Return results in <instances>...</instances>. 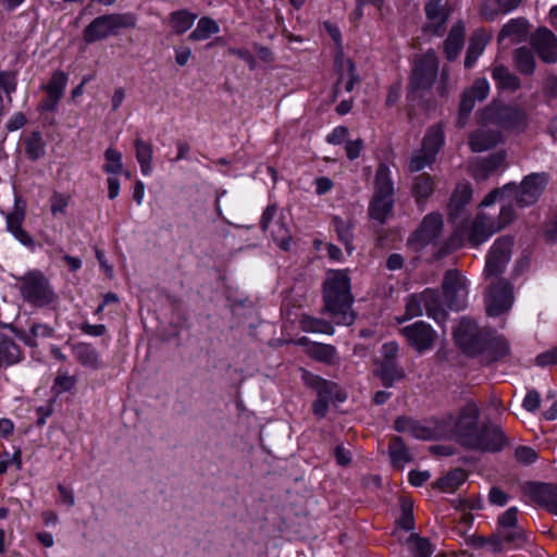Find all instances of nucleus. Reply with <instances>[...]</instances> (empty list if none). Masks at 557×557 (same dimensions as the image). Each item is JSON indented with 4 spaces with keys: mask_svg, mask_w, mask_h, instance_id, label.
Masks as SVG:
<instances>
[{
    "mask_svg": "<svg viewBox=\"0 0 557 557\" xmlns=\"http://www.w3.org/2000/svg\"><path fill=\"white\" fill-rule=\"evenodd\" d=\"M458 347L468 356L481 357L493 362L509 355L508 342L495 331L479 327L471 319L463 318L454 332Z\"/></svg>",
    "mask_w": 557,
    "mask_h": 557,
    "instance_id": "nucleus-1",
    "label": "nucleus"
},
{
    "mask_svg": "<svg viewBox=\"0 0 557 557\" xmlns=\"http://www.w3.org/2000/svg\"><path fill=\"white\" fill-rule=\"evenodd\" d=\"M480 409L475 403H467L455 422V433L460 444L478 450L498 451L506 444V436L497 426L479 428Z\"/></svg>",
    "mask_w": 557,
    "mask_h": 557,
    "instance_id": "nucleus-2",
    "label": "nucleus"
},
{
    "mask_svg": "<svg viewBox=\"0 0 557 557\" xmlns=\"http://www.w3.org/2000/svg\"><path fill=\"white\" fill-rule=\"evenodd\" d=\"M15 287L23 299L36 307H45L57 301L49 278L40 270H30L21 276H14Z\"/></svg>",
    "mask_w": 557,
    "mask_h": 557,
    "instance_id": "nucleus-3",
    "label": "nucleus"
},
{
    "mask_svg": "<svg viewBox=\"0 0 557 557\" xmlns=\"http://www.w3.org/2000/svg\"><path fill=\"white\" fill-rule=\"evenodd\" d=\"M325 308L329 313H346L352 305L350 278L346 270L329 271L323 287Z\"/></svg>",
    "mask_w": 557,
    "mask_h": 557,
    "instance_id": "nucleus-4",
    "label": "nucleus"
},
{
    "mask_svg": "<svg viewBox=\"0 0 557 557\" xmlns=\"http://www.w3.org/2000/svg\"><path fill=\"white\" fill-rule=\"evenodd\" d=\"M394 185L389 169L381 164L375 174L374 196L370 203L372 219L383 223L391 214L394 206Z\"/></svg>",
    "mask_w": 557,
    "mask_h": 557,
    "instance_id": "nucleus-5",
    "label": "nucleus"
},
{
    "mask_svg": "<svg viewBox=\"0 0 557 557\" xmlns=\"http://www.w3.org/2000/svg\"><path fill=\"white\" fill-rule=\"evenodd\" d=\"M549 182V175L545 172L527 175L520 185L507 184L503 187V194H510V197L520 207H528L535 203L543 194Z\"/></svg>",
    "mask_w": 557,
    "mask_h": 557,
    "instance_id": "nucleus-6",
    "label": "nucleus"
},
{
    "mask_svg": "<svg viewBox=\"0 0 557 557\" xmlns=\"http://www.w3.org/2000/svg\"><path fill=\"white\" fill-rule=\"evenodd\" d=\"M445 144L442 125L436 124L428 128L423 136L421 148L416 150L409 160V171L419 172L431 165Z\"/></svg>",
    "mask_w": 557,
    "mask_h": 557,
    "instance_id": "nucleus-7",
    "label": "nucleus"
},
{
    "mask_svg": "<svg viewBox=\"0 0 557 557\" xmlns=\"http://www.w3.org/2000/svg\"><path fill=\"white\" fill-rule=\"evenodd\" d=\"M260 228L269 233L275 245L284 251L290 250L293 236L283 212L275 205H269L260 219Z\"/></svg>",
    "mask_w": 557,
    "mask_h": 557,
    "instance_id": "nucleus-8",
    "label": "nucleus"
},
{
    "mask_svg": "<svg viewBox=\"0 0 557 557\" xmlns=\"http://www.w3.org/2000/svg\"><path fill=\"white\" fill-rule=\"evenodd\" d=\"M444 309L462 311L468 304V281L456 270L445 273L443 283Z\"/></svg>",
    "mask_w": 557,
    "mask_h": 557,
    "instance_id": "nucleus-9",
    "label": "nucleus"
},
{
    "mask_svg": "<svg viewBox=\"0 0 557 557\" xmlns=\"http://www.w3.org/2000/svg\"><path fill=\"white\" fill-rule=\"evenodd\" d=\"M437 71L438 60L435 52L428 51L417 59L410 77V91L416 92L430 89L437 77Z\"/></svg>",
    "mask_w": 557,
    "mask_h": 557,
    "instance_id": "nucleus-10",
    "label": "nucleus"
},
{
    "mask_svg": "<svg viewBox=\"0 0 557 557\" xmlns=\"http://www.w3.org/2000/svg\"><path fill=\"white\" fill-rule=\"evenodd\" d=\"M512 246L513 239L509 236L499 237L494 242L486 257V276H498L505 270L511 257Z\"/></svg>",
    "mask_w": 557,
    "mask_h": 557,
    "instance_id": "nucleus-11",
    "label": "nucleus"
},
{
    "mask_svg": "<svg viewBox=\"0 0 557 557\" xmlns=\"http://www.w3.org/2000/svg\"><path fill=\"white\" fill-rule=\"evenodd\" d=\"M483 120L496 124L506 129L523 131L528 125V115L519 107H504L494 113V110L486 109L483 112Z\"/></svg>",
    "mask_w": 557,
    "mask_h": 557,
    "instance_id": "nucleus-12",
    "label": "nucleus"
},
{
    "mask_svg": "<svg viewBox=\"0 0 557 557\" xmlns=\"http://www.w3.org/2000/svg\"><path fill=\"white\" fill-rule=\"evenodd\" d=\"M513 304L512 286L506 281L494 284L487 296V313H504Z\"/></svg>",
    "mask_w": 557,
    "mask_h": 557,
    "instance_id": "nucleus-13",
    "label": "nucleus"
},
{
    "mask_svg": "<svg viewBox=\"0 0 557 557\" xmlns=\"http://www.w3.org/2000/svg\"><path fill=\"white\" fill-rule=\"evenodd\" d=\"M442 309L436 290L426 288L422 293L413 294L408 298L406 313H438Z\"/></svg>",
    "mask_w": 557,
    "mask_h": 557,
    "instance_id": "nucleus-14",
    "label": "nucleus"
},
{
    "mask_svg": "<svg viewBox=\"0 0 557 557\" xmlns=\"http://www.w3.org/2000/svg\"><path fill=\"white\" fill-rule=\"evenodd\" d=\"M401 333L419 352L430 349L434 342L432 327L422 321L405 326Z\"/></svg>",
    "mask_w": 557,
    "mask_h": 557,
    "instance_id": "nucleus-15",
    "label": "nucleus"
},
{
    "mask_svg": "<svg viewBox=\"0 0 557 557\" xmlns=\"http://www.w3.org/2000/svg\"><path fill=\"white\" fill-rule=\"evenodd\" d=\"M496 232L497 227L494 226V219L484 213H479L470 222L466 234L469 243L476 247L486 242Z\"/></svg>",
    "mask_w": 557,
    "mask_h": 557,
    "instance_id": "nucleus-16",
    "label": "nucleus"
},
{
    "mask_svg": "<svg viewBox=\"0 0 557 557\" xmlns=\"http://www.w3.org/2000/svg\"><path fill=\"white\" fill-rule=\"evenodd\" d=\"M532 45L546 63L557 62V37L547 28H540L532 37Z\"/></svg>",
    "mask_w": 557,
    "mask_h": 557,
    "instance_id": "nucleus-17",
    "label": "nucleus"
},
{
    "mask_svg": "<svg viewBox=\"0 0 557 557\" xmlns=\"http://www.w3.org/2000/svg\"><path fill=\"white\" fill-rule=\"evenodd\" d=\"M443 0H429L425 4L426 29L433 35L441 36L445 30L448 20V11L443 5Z\"/></svg>",
    "mask_w": 557,
    "mask_h": 557,
    "instance_id": "nucleus-18",
    "label": "nucleus"
},
{
    "mask_svg": "<svg viewBox=\"0 0 557 557\" xmlns=\"http://www.w3.org/2000/svg\"><path fill=\"white\" fill-rule=\"evenodd\" d=\"M25 219V211L21 208H15L12 212L7 215V230L18 240L23 246L27 248H34L35 242L33 236L23 228V222Z\"/></svg>",
    "mask_w": 557,
    "mask_h": 557,
    "instance_id": "nucleus-19",
    "label": "nucleus"
},
{
    "mask_svg": "<svg viewBox=\"0 0 557 557\" xmlns=\"http://www.w3.org/2000/svg\"><path fill=\"white\" fill-rule=\"evenodd\" d=\"M308 386L315 389L318 397L330 401H344L346 395L339 389L338 385L334 382L326 381L320 376L309 374L306 376Z\"/></svg>",
    "mask_w": 557,
    "mask_h": 557,
    "instance_id": "nucleus-20",
    "label": "nucleus"
},
{
    "mask_svg": "<svg viewBox=\"0 0 557 557\" xmlns=\"http://www.w3.org/2000/svg\"><path fill=\"white\" fill-rule=\"evenodd\" d=\"M442 227V215L437 213H430L423 219L420 227L412 235L411 240L418 242L420 245H425L438 236Z\"/></svg>",
    "mask_w": 557,
    "mask_h": 557,
    "instance_id": "nucleus-21",
    "label": "nucleus"
},
{
    "mask_svg": "<svg viewBox=\"0 0 557 557\" xmlns=\"http://www.w3.org/2000/svg\"><path fill=\"white\" fill-rule=\"evenodd\" d=\"M490 92V84L486 78L476 79L472 87L466 90L460 102V116H467L473 109L475 101L484 100Z\"/></svg>",
    "mask_w": 557,
    "mask_h": 557,
    "instance_id": "nucleus-22",
    "label": "nucleus"
},
{
    "mask_svg": "<svg viewBox=\"0 0 557 557\" xmlns=\"http://www.w3.org/2000/svg\"><path fill=\"white\" fill-rule=\"evenodd\" d=\"M336 65L338 71L336 91L338 92L341 89L347 92L351 91L358 82L355 63L351 59L341 54L336 58Z\"/></svg>",
    "mask_w": 557,
    "mask_h": 557,
    "instance_id": "nucleus-23",
    "label": "nucleus"
},
{
    "mask_svg": "<svg viewBox=\"0 0 557 557\" xmlns=\"http://www.w3.org/2000/svg\"><path fill=\"white\" fill-rule=\"evenodd\" d=\"M112 22L109 14L96 17L84 30V40L91 44L113 34Z\"/></svg>",
    "mask_w": 557,
    "mask_h": 557,
    "instance_id": "nucleus-24",
    "label": "nucleus"
},
{
    "mask_svg": "<svg viewBox=\"0 0 557 557\" xmlns=\"http://www.w3.org/2000/svg\"><path fill=\"white\" fill-rule=\"evenodd\" d=\"M499 140V132L484 124L470 136L469 145L473 151L481 152L494 147Z\"/></svg>",
    "mask_w": 557,
    "mask_h": 557,
    "instance_id": "nucleus-25",
    "label": "nucleus"
},
{
    "mask_svg": "<svg viewBox=\"0 0 557 557\" xmlns=\"http://www.w3.org/2000/svg\"><path fill=\"white\" fill-rule=\"evenodd\" d=\"M527 542V535L522 528L515 527L505 529L497 532V539L492 540L491 544L493 549L498 552L503 548V545H509L512 547H521Z\"/></svg>",
    "mask_w": 557,
    "mask_h": 557,
    "instance_id": "nucleus-26",
    "label": "nucleus"
},
{
    "mask_svg": "<svg viewBox=\"0 0 557 557\" xmlns=\"http://www.w3.org/2000/svg\"><path fill=\"white\" fill-rule=\"evenodd\" d=\"M465 27L461 23L455 24L444 42V52L446 58L451 61L457 58L463 47Z\"/></svg>",
    "mask_w": 557,
    "mask_h": 557,
    "instance_id": "nucleus-27",
    "label": "nucleus"
},
{
    "mask_svg": "<svg viewBox=\"0 0 557 557\" xmlns=\"http://www.w3.org/2000/svg\"><path fill=\"white\" fill-rule=\"evenodd\" d=\"M74 358L86 368L99 369L100 358L97 349L89 344L78 343L72 348Z\"/></svg>",
    "mask_w": 557,
    "mask_h": 557,
    "instance_id": "nucleus-28",
    "label": "nucleus"
},
{
    "mask_svg": "<svg viewBox=\"0 0 557 557\" xmlns=\"http://www.w3.org/2000/svg\"><path fill=\"white\" fill-rule=\"evenodd\" d=\"M23 352L18 345L11 338L0 335V368L9 367L20 362Z\"/></svg>",
    "mask_w": 557,
    "mask_h": 557,
    "instance_id": "nucleus-29",
    "label": "nucleus"
},
{
    "mask_svg": "<svg viewBox=\"0 0 557 557\" xmlns=\"http://www.w3.org/2000/svg\"><path fill=\"white\" fill-rule=\"evenodd\" d=\"M136 160L139 163L141 174L148 176L152 173V159L153 149L152 146L137 137L134 141Z\"/></svg>",
    "mask_w": 557,
    "mask_h": 557,
    "instance_id": "nucleus-30",
    "label": "nucleus"
},
{
    "mask_svg": "<svg viewBox=\"0 0 557 557\" xmlns=\"http://www.w3.org/2000/svg\"><path fill=\"white\" fill-rule=\"evenodd\" d=\"M505 161L503 153H497L485 158L472 165L471 172L475 180H486L495 170H497Z\"/></svg>",
    "mask_w": 557,
    "mask_h": 557,
    "instance_id": "nucleus-31",
    "label": "nucleus"
},
{
    "mask_svg": "<svg viewBox=\"0 0 557 557\" xmlns=\"http://www.w3.org/2000/svg\"><path fill=\"white\" fill-rule=\"evenodd\" d=\"M490 37L483 32H476L470 39L467 50L465 66L470 69L473 66L478 58L482 54L488 42Z\"/></svg>",
    "mask_w": 557,
    "mask_h": 557,
    "instance_id": "nucleus-32",
    "label": "nucleus"
},
{
    "mask_svg": "<svg viewBox=\"0 0 557 557\" xmlns=\"http://www.w3.org/2000/svg\"><path fill=\"white\" fill-rule=\"evenodd\" d=\"M389 458L395 468L401 469L407 462L411 461V456L399 436L392 437L388 445Z\"/></svg>",
    "mask_w": 557,
    "mask_h": 557,
    "instance_id": "nucleus-33",
    "label": "nucleus"
},
{
    "mask_svg": "<svg viewBox=\"0 0 557 557\" xmlns=\"http://www.w3.org/2000/svg\"><path fill=\"white\" fill-rule=\"evenodd\" d=\"M492 77L500 89L515 91L520 88V79L503 65H495L492 69Z\"/></svg>",
    "mask_w": 557,
    "mask_h": 557,
    "instance_id": "nucleus-34",
    "label": "nucleus"
},
{
    "mask_svg": "<svg viewBox=\"0 0 557 557\" xmlns=\"http://www.w3.org/2000/svg\"><path fill=\"white\" fill-rule=\"evenodd\" d=\"M9 327L16 334L18 338H21L28 346H36L37 337H47L50 336L51 330L46 325L41 324H33L27 333L24 329L16 326L15 324H10Z\"/></svg>",
    "mask_w": 557,
    "mask_h": 557,
    "instance_id": "nucleus-35",
    "label": "nucleus"
},
{
    "mask_svg": "<svg viewBox=\"0 0 557 557\" xmlns=\"http://www.w3.org/2000/svg\"><path fill=\"white\" fill-rule=\"evenodd\" d=\"M104 163L102 165L103 172L109 176L119 175L124 172L123 156L113 147L106 149L103 153Z\"/></svg>",
    "mask_w": 557,
    "mask_h": 557,
    "instance_id": "nucleus-36",
    "label": "nucleus"
},
{
    "mask_svg": "<svg viewBox=\"0 0 557 557\" xmlns=\"http://www.w3.org/2000/svg\"><path fill=\"white\" fill-rule=\"evenodd\" d=\"M219 32V24L214 20L203 16L198 21L196 28L190 33L189 39L195 41L206 40Z\"/></svg>",
    "mask_w": 557,
    "mask_h": 557,
    "instance_id": "nucleus-37",
    "label": "nucleus"
},
{
    "mask_svg": "<svg viewBox=\"0 0 557 557\" xmlns=\"http://www.w3.org/2000/svg\"><path fill=\"white\" fill-rule=\"evenodd\" d=\"M72 201V196L62 191H53L49 198L50 212L53 218L61 219L67 215V209Z\"/></svg>",
    "mask_w": 557,
    "mask_h": 557,
    "instance_id": "nucleus-38",
    "label": "nucleus"
},
{
    "mask_svg": "<svg viewBox=\"0 0 557 557\" xmlns=\"http://www.w3.org/2000/svg\"><path fill=\"white\" fill-rule=\"evenodd\" d=\"M467 480V472L462 469H455L448 472L436 483L444 493H454Z\"/></svg>",
    "mask_w": 557,
    "mask_h": 557,
    "instance_id": "nucleus-39",
    "label": "nucleus"
},
{
    "mask_svg": "<svg viewBox=\"0 0 557 557\" xmlns=\"http://www.w3.org/2000/svg\"><path fill=\"white\" fill-rule=\"evenodd\" d=\"M333 225L337 233L338 239L346 246L349 253L352 252V223L349 220H343L339 216L333 218Z\"/></svg>",
    "mask_w": 557,
    "mask_h": 557,
    "instance_id": "nucleus-40",
    "label": "nucleus"
},
{
    "mask_svg": "<svg viewBox=\"0 0 557 557\" xmlns=\"http://www.w3.org/2000/svg\"><path fill=\"white\" fill-rule=\"evenodd\" d=\"M525 33V24L522 21L511 20L509 23L504 25L499 35L498 41L500 44L509 40V42H516Z\"/></svg>",
    "mask_w": 557,
    "mask_h": 557,
    "instance_id": "nucleus-41",
    "label": "nucleus"
},
{
    "mask_svg": "<svg viewBox=\"0 0 557 557\" xmlns=\"http://www.w3.org/2000/svg\"><path fill=\"white\" fill-rule=\"evenodd\" d=\"M25 151L29 159L38 160L46 153V145L39 132L32 133L25 139Z\"/></svg>",
    "mask_w": 557,
    "mask_h": 557,
    "instance_id": "nucleus-42",
    "label": "nucleus"
},
{
    "mask_svg": "<svg viewBox=\"0 0 557 557\" xmlns=\"http://www.w3.org/2000/svg\"><path fill=\"white\" fill-rule=\"evenodd\" d=\"M404 376V370L393 361L382 362L380 368V377L386 387L392 386L394 382L401 380Z\"/></svg>",
    "mask_w": 557,
    "mask_h": 557,
    "instance_id": "nucleus-43",
    "label": "nucleus"
},
{
    "mask_svg": "<svg viewBox=\"0 0 557 557\" xmlns=\"http://www.w3.org/2000/svg\"><path fill=\"white\" fill-rule=\"evenodd\" d=\"M196 18L197 15L188 11H176L171 14V26L176 33L183 34L193 26Z\"/></svg>",
    "mask_w": 557,
    "mask_h": 557,
    "instance_id": "nucleus-44",
    "label": "nucleus"
},
{
    "mask_svg": "<svg viewBox=\"0 0 557 557\" xmlns=\"http://www.w3.org/2000/svg\"><path fill=\"white\" fill-rule=\"evenodd\" d=\"M67 83V75L62 71L53 72L49 83L45 86L47 94L54 99H61Z\"/></svg>",
    "mask_w": 557,
    "mask_h": 557,
    "instance_id": "nucleus-45",
    "label": "nucleus"
},
{
    "mask_svg": "<svg viewBox=\"0 0 557 557\" xmlns=\"http://www.w3.org/2000/svg\"><path fill=\"white\" fill-rule=\"evenodd\" d=\"M516 66L523 74H532L535 70V59L528 48H519L515 54Z\"/></svg>",
    "mask_w": 557,
    "mask_h": 557,
    "instance_id": "nucleus-46",
    "label": "nucleus"
},
{
    "mask_svg": "<svg viewBox=\"0 0 557 557\" xmlns=\"http://www.w3.org/2000/svg\"><path fill=\"white\" fill-rule=\"evenodd\" d=\"M434 190V182L431 176L422 174L416 178L412 193L417 201L424 200L431 196Z\"/></svg>",
    "mask_w": 557,
    "mask_h": 557,
    "instance_id": "nucleus-47",
    "label": "nucleus"
},
{
    "mask_svg": "<svg viewBox=\"0 0 557 557\" xmlns=\"http://www.w3.org/2000/svg\"><path fill=\"white\" fill-rule=\"evenodd\" d=\"M513 198L505 199L502 202L500 211L497 219H494V226L497 227V232L509 225L516 218V212L512 207Z\"/></svg>",
    "mask_w": 557,
    "mask_h": 557,
    "instance_id": "nucleus-48",
    "label": "nucleus"
},
{
    "mask_svg": "<svg viewBox=\"0 0 557 557\" xmlns=\"http://www.w3.org/2000/svg\"><path fill=\"white\" fill-rule=\"evenodd\" d=\"M472 197V188L468 183H460L457 185L451 199H450V208L456 210L466 206Z\"/></svg>",
    "mask_w": 557,
    "mask_h": 557,
    "instance_id": "nucleus-49",
    "label": "nucleus"
},
{
    "mask_svg": "<svg viewBox=\"0 0 557 557\" xmlns=\"http://www.w3.org/2000/svg\"><path fill=\"white\" fill-rule=\"evenodd\" d=\"M408 546L413 557H430L433 553L431 543L417 535L409 537Z\"/></svg>",
    "mask_w": 557,
    "mask_h": 557,
    "instance_id": "nucleus-50",
    "label": "nucleus"
},
{
    "mask_svg": "<svg viewBox=\"0 0 557 557\" xmlns=\"http://www.w3.org/2000/svg\"><path fill=\"white\" fill-rule=\"evenodd\" d=\"M539 497L547 510L557 515V486L542 485L539 488Z\"/></svg>",
    "mask_w": 557,
    "mask_h": 557,
    "instance_id": "nucleus-51",
    "label": "nucleus"
},
{
    "mask_svg": "<svg viewBox=\"0 0 557 557\" xmlns=\"http://www.w3.org/2000/svg\"><path fill=\"white\" fill-rule=\"evenodd\" d=\"M76 382L77 380L74 375H70L67 371L59 370L52 385V391L57 395L63 394L71 391Z\"/></svg>",
    "mask_w": 557,
    "mask_h": 557,
    "instance_id": "nucleus-52",
    "label": "nucleus"
},
{
    "mask_svg": "<svg viewBox=\"0 0 557 557\" xmlns=\"http://www.w3.org/2000/svg\"><path fill=\"white\" fill-rule=\"evenodd\" d=\"M300 324L306 332L333 333V326L330 323L314 319L312 315H304Z\"/></svg>",
    "mask_w": 557,
    "mask_h": 557,
    "instance_id": "nucleus-53",
    "label": "nucleus"
},
{
    "mask_svg": "<svg viewBox=\"0 0 557 557\" xmlns=\"http://www.w3.org/2000/svg\"><path fill=\"white\" fill-rule=\"evenodd\" d=\"M0 88L8 95V101L11 102V94L16 89V75L13 72H0Z\"/></svg>",
    "mask_w": 557,
    "mask_h": 557,
    "instance_id": "nucleus-54",
    "label": "nucleus"
},
{
    "mask_svg": "<svg viewBox=\"0 0 557 557\" xmlns=\"http://www.w3.org/2000/svg\"><path fill=\"white\" fill-rule=\"evenodd\" d=\"M517 521H518V508L517 507L508 508L498 519V523H499L498 531L518 527Z\"/></svg>",
    "mask_w": 557,
    "mask_h": 557,
    "instance_id": "nucleus-55",
    "label": "nucleus"
},
{
    "mask_svg": "<svg viewBox=\"0 0 557 557\" xmlns=\"http://www.w3.org/2000/svg\"><path fill=\"white\" fill-rule=\"evenodd\" d=\"M113 30L135 27L136 18L133 14H109Z\"/></svg>",
    "mask_w": 557,
    "mask_h": 557,
    "instance_id": "nucleus-56",
    "label": "nucleus"
},
{
    "mask_svg": "<svg viewBox=\"0 0 557 557\" xmlns=\"http://www.w3.org/2000/svg\"><path fill=\"white\" fill-rule=\"evenodd\" d=\"M515 457L522 463H532L537 459L536 451L528 446H519L515 451Z\"/></svg>",
    "mask_w": 557,
    "mask_h": 557,
    "instance_id": "nucleus-57",
    "label": "nucleus"
},
{
    "mask_svg": "<svg viewBox=\"0 0 557 557\" xmlns=\"http://www.w3.org/2000/svg\"><path fill=\"white\" fill-rule=\"evenodd\" d=\"M312 355L321 361L330 362L334 358L335 350L329 345H317L312 348Z\"/></svg>",
    "mask_w": 557,
    "mask_h": 557,
    "instance_id": "nucleus-58",
    "label": "nucleus"
},
{
    "mask_svg": "<svg viewBox=\"0 0 557 557\" xmlns=\"http://www.w3.org/2000/svg\"><path fill=\"white\" fill-rule=\"evenodd\" d=\"M536 363L541 367L557 364V346L537 355Z\"/></svg>",
    "mask_w": 557,
    "mask_h": 557,
    "instance_id": "nucleus-59",
    "label": "nucleus"
},
{
    "mask_svg": "<svg viewBox=\"0 0 557 557\" xmlns=\"http://www.w3.org/2000/svg\"><path fill=\"white\" fill-rule=\"evenodd\" d=\"M540 394L536 391H530L523 399V408L530 412L535 411L540 407Z\"/></svg>",
    "mask_w": 557,
    "mask_h": 557,
    "instance_id": "nucleus-60",
    "label": "nucleus"
},
{
    "mask_svg": "<svg viewBox=\"0 0 557 557\" xmlns=\"http://www.w3.org/2000/svg\"><path fill=\"white\" fill-rule=\"evenodd\" d=\"M348 135V128L345 126L335 127L326 137L327 143L333 145L342 144Z\"/></svg>",
    "mask_w": 557,
    "mask_h": 557,
    "instance_id": "nucleus-61",
    "label": "nucleus"
},
{
    "mask_svg": "<svg viewBox=\"0 0 557 557\" xmlns=\"http://www.w3.org/2000/svg\"><path fill=\"white\" fill-rule=\"evenodd\" d=\"M26 122L27 120L25 114L22 112H16L8 120L5 127L9 132H15L22 128Z\"/></svg>",
    "mask_w": 557,
    "mask_h": 557,
    "instance_id": "nucleus-62",
    "label": "nucleus"
},
{
    "mask_svg": "<svg viewBox=\"0 0 557 557\" xmlns=\"http://www.w3.org/2000/svg\"><path fill=\"white\" fill-rule=\"evenodd\" d=\"M363 148V143L361 139L349 140L346 144V154L349 160H355L360 156V152Z\"/></svg>",
    "mask_w": 557,
    "mask_h": 557,
    "instance_id": "nucleus-63",
    "label": "nucleus"
},
{
    "mask_svg": "<svg viewBox=\"0 0 557 557\" xmlns=\"http://www.w3.org/2000/svg\"><path fill=\"white\" fill-rule=\"evenodd\" d=\"M488 500L497 506H504L508 502V496L498 487H492L488 493Z\"/></svg>",
    "mask_w": 557,
    "mask_h": 557,
    "instance_id": "nucleus-64",
    "label": "nucleus"
}]
</instances>
